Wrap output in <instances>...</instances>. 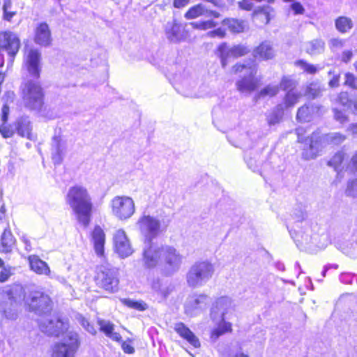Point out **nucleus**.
<instances>
[{"label":"nucleus","mask_w":357,"mask_h":357,"mask_svg":"<svg viewBox=\"0 0 357 357\" xmlns=\"http://www.w3.org/2000/svg\"><path fill=\"white\" fill-rule=\"evenodd\" d=\"M344 84L349 87L356 89H357V78L356 77L351 73H347L344 75Z\"/></svg>","instance_id":"obj_53"},{"label":"nucleus","mask_w":357,"mask_h":357,"mask_svg":"<svg viewBox=\"0 0 357 357\" xmlns=\"http://www.w3.org/2000/svg\"><path fill=\"white\" fill-rule=\"evenodd\" d=\"M114 243L115 250L121 257L125 258L132 254L133 249L123 230L116 231L114 236Z\"/></svg>","instance_id":"obj_20"},{"label":"nucleus","mask_w":357,"mask_h":357,"mask_svg":"<svg viewBox=\"0 0 357 357\" xmlns=\"http://www.w3.org/2000/svg\"><path fill=\"white\" fill-rule=\"evenodd\" d=\"M0 268H1L0 271V282H5L14 274L15 268L9 265H5L4 263Z\"/></svg>","instance_id":"obj_48"},{"label":"nucleus","mask_w":357,"mask_h":357,"mask_svg":"<svg viewBox=\"0 0 357 357\" xmlns=\"http://www.w3.org/2000/svg\"><path fill=\"white\" fill-rule=\"evenodd\" d=\"M15 128L17 134L23 137L29 139H32V125L27 116H22L19 117L15 121Z\"/></svg>","instance_id":"obj_27"},{"label":"nucleus","mask_w":357,"mask_h":357,"mask_svg":"<svg viewBox=\"0 0 357 357\" xmlns=\"http://www.w3.org/2000/svg\"><path fill=\"white\" fill-rule=\"evenodd\" d=\"M304 129L298 128L296 130L298 136V142L304 144L302 156L305 160L314 158L321 151L324 140V135L321 136L319 132H313L310 137H304Z\"/></svg>","instance_id":"obj_7"},{"label":"nucleus","mask_w":357,"mask_h":357,"mask_svg":"<svg viewBox=\"0 0 357 357\" xmlns=\"http://www.w3.org/2000/svg\"><path fill=\"white\" fill-rule=\"evenodd\" d=\"M279 90V86L268 84L257 93L255 95L253 100L257 102L261 98H264L267 96L273 97L278 93Z\"/></svg>","instance_id":"obj_39"},{"label":"nucleus","mask_w":357,"mask_h":357,"mask_svg":"<svg viewBox=\"0 0 357 357\" xmlns=\"http://www.w3.org/2000/svg\"><path fill=\"white\" fill-rule=\"evenodd\" d=\"M301 94L294 90H289L287 92L284 98V102L282 103L285 109L293 107L298 102Z\"/></svg>","instance_id":"obj_42"},{"label":"nucleus","mask_w":357,"mask_h":357,"mask_svg":"<svg viewBox=\"0 0 357 357\" xmlns=\"http://www.w3.org/2000/svg\"><path fill=\"white\" fill-rule=\"evenodd\" d=\"M29 261L31 269L37 274L49 275L50 269L47 264L40 259L36 255H31L29 257Z\"/></svg>","instance_id":"obj_33"},{"label":"nucleus","mask_w":357,"mask_h":357,"mask_svg":"<svg viewBox=\"0 0 357 357\" xmlns=\"http://www.w3.org/2000/svg\"><path fill=\"white\" fill-rule=\"evenodd\" d=\"M354 275L351 273H342L340 275V280L344 284H351Z\"/></svg>","instance_id":"obj_63"},{"label":"nucleus","mask_w":357,"mask_h":357,"mask_svg":"<svg viewBox=\"0 0 357 357\" xmlns=\"http://www.w3.org/2000/svg\"><path fill=\"white\" fill-rule=\"evenodd\" d=\"M346 40L340 38H332L328 40V47L331 52H335L343 48L345 45Z\"/></svg>","instance_id":"obj_46"},{"label":"nucleus","mask_w":357,"mask_h":357,"mask_svg":"<svg viewBox=\"0 0 357 357\" xmlns=\"http://www.w3.org/2000/svg\"><path fill=\"white\" fill-rule=\"evenodd\" d=\"M353 57V52L351 50H344L341 55V61L344 63H349Z\"/></svg>","instance_id":"obj_61"},{"label":"nucleus","mask_w":357,"mask_h":357,"mask_svg":"<svg viewBox=\"0 0 357 357\" xmlns=\"http://www.w3.org/2000/svg\"><path fill=\"white\" fill-rule=\"evenodd\" d=\"M296 63L309 74H315L318 71V68L316 66L308 63L303 60H299L296 61Z\"/></svg>","instance_id":"obj_51"},{"label":"nucleus","mask_w":357,"mask_h":357,"mask_svg":"<svg viewBox=\"0 0 357 357\" xmlns=\"http://www.w3.org/2000/svg\"><path fill=\"white\" fill-rule=\"evenodd\" d=\"M174 328L181 337L185 339L194 347L198 348L200 347L199 339L184 324L178 323L175 325Z\"/></svg>","instance_id":"obj_30"},{"label":"nucleus","mask_w":357,"mask_h":357,"mask_svg":"<svg viewBox=\"0 0 357 357\" xmlns=\"http://www.w3.org/2000/svg\"><path fill=\"white\" fill-rule=\"evenodd\" d=\"M346 139V136L340 132H331L324 135V140L327 144L338 145Z\"/></svg>","instance_id":"obj_43"},{"label":"nucleus","mask_w":357,"mask_h":357,"mask_svg":"<svg viewBox=\"0 0 357 357\" xmlns=\"http://www.w3.org/2000/svg\"><path fill=\"white\" fill-rule=\"evenodd\" d=\"M354 24L351 18L340 16L335 20V26L341 33H346L353 28Z\"/></svg>","instance_id":"obj_38"},{"label":"nucleus","mask_w":357,"mask_h":357,"mask_svg":"<svg viewBox=\"0 0 357 357\" xmlns=\"http://www.w3.org/2000/svg\"><path fill=\"white\" fill-rule=\"evenodd\" d=\"M206 36L209 38H223L225 36V31L222 28H218L215 30L208 31Z\"/></svg>","instance_id":"obj_57"},{"label":"nucleus","mask_w":357,"mask_h":357,"mask_svg":"<svg viewBox=\"0 0 357 357\" xmlns=\"http://www.w3.org/2000/svg\"><path fill=\"white\" fill-rule=\"evenodd\" d=\"M92 241L96 253L98 256L104 254L105 234L100 226H96L92 232Z\"/></svg>","instance_id":"obj_28"},{"label":"nucleus","mask_w":357,"mask_h":357,"mask_svg":"<svg viewBox=\"0 0 357 357\" xmlns=\"http://www.w3.org/2000/svg\"><path fill=\"white\" fill-rule=\"evenodd\" d=\"M337 102L344 107L351 109L354 102L349 98V94L347 92H342L337 97Z\"/></svg>","instance_id":"obj_52"},{"label":"nucleus","mask_w":357,"mask_h":357,"mask_svg":"<svg viewBox=\"0 0 357 357\" xmlns=\"http://www.w3.org/2000/svg\"><path fill=\"white\" fill-rule=\"evenodd\" d=\"M210 298L204 294L190 295L184 304L185 313L190 317L197 316L206 310Z\"/></svg>","instance_id":"obj_14"},{"label":"nucleus","mask_w":357,"mask_h":357,"mask_svg":"<svg viewBox=\"0 0 357 357\" xmlns=\"http://www.w3.org/2000/svg\"><path fill=\"white\" fill-rule=\"evenodd\" d=\"M67 204L75 215L79 224L89 226L92 216V198L87 189L82 185L70 187L66 197Z\"/></svg>","instance_id":"obj_1"},{"label":"nucleus","mask_w":357,"mask_h":357,"mask_svg":"<svg viewBox=\"0 0 357 357\" xmlns=\"http://www.w3.org/2000/svg\"><path fill=\"white\" fill-rule=\"evenodd\" d=\"M238 4L240 8L246 10H250L253 7L252 0H242Z\"/></svg>","instance_id":"obj_62"},{"label":"nucleus","mask_w":357,"mask_h":357,"mask_svg":"<svg viewBox=\"0 0 357 357\" xmlns=\"http://www.w3.org/2000/svg\"><path fill=\"white\" fill-rule=\"evenodd\" d=\"M284 105L280 103L266 114V120L269 126L280 123L284 116Z\"/></svg>","instance_id":"obj_31"},{"label":"nucleus","mask_w":357,"mask_h":357,"mask_svg":"<svg viewBox=\"0 0 357 357\" xmlns=\"http://www.w3.org/2000/svg\"><path fill=\"white\" fill-rule=\"evenodd\" d=\"M112 213L121 220L130 218L135 211L133 199L128 196H116L110 203Z\"/></svg>","instance_id":"obj_11"},{"label":"nucleus","mask_w":357,"mask_h":357,"mask_svg":"<svg viewBox=\"0 0 357 357\" xmlns=\"http://www.w3.org/2000/svg\"><path fill=\"white\" fill-rule=\"evenodd\" d=\"M95 280L98 287L109 293H114L119 290L118 269L109 264L98 267Z\"/></svg>","instance_id":"obj_8"},{"label":"nucleus","mask_w":357,"mask_h":357,"mask_svg":"<svg viewBox=\"0 0 357 357\" xmlns=\"http://www.w3.org/2000/svg\"><path fill=\"white\" fill-rule=\"evenodd\" d=\"M20 47V40L15 33L11 31L0 33V52H6L8 53L10 57L8 65H12Z\"/></svg>","instance_id":"obj_15"},{"label":"nucleus","mask_w":357,"mask_h":357,"mask_svg":"<svg viewBox=\"0 0 357 357\" xmlns=\"http://www.w3.org/2000/svg\"><path fill=\"white\" fill-rule=\"evenodd\" d=\"M98 324L100 326V330L105 333V335L114 341L120 342L121 336L119 333L114 332V325L109 321L104 319H98Z\"/></svg>","instance_id":"obj_36"},{"label":"nucleus","mask_w":357,"mask_h":357,"mask_svg":"<svg viewBox=\"0 0 357 357\" xmlns=\"http://www.w3.org/2000/svg\"><path fill=\"white\" fill-rule=\"evenodd\" d=\"M24 299V290L20 285L0 291V312L6 318L15 319L17 317V307Z\"/></svg>","instance_id":"obj_3"},{"label":"nucleus","mask_w":357,"mask_h":357,"mask_svg":"<svg viewBox=\"0 0 357 357\" xmlns=\"http://www.w3.org/2000/svg\"><path fill=\"white\" fill-rule=\"evenodd\" d=\"M345 194L348 197H357V177L348 181Z\"/></svg>","instance_id":"obj_49"},{"label":"nucleus","mask_w":357,"mask_h":357,"mask_svg":"<svg viewBox=\"0 0 357 357\" xmlns=\"http://www.w3.org/2000/svg\"><path fill=\"white\" fill-rule=\"evenodd\" d=\"M248 52L246 47L242 45L229 47L227 43L220 44L216 50L217 56L220 59L222 68H225L231 58H237L245 55Z\"/></svg>","instance_id":"obj_17"},{"label":"nucleus","mask_w":357,"mask_h":357,"mask_svg":"<svg viewBox=\"0 0 357 357\" xmlns=\"http://www.w3.org/2000/svg\"><path fill=\"white\" fill-rule=\"evenodd\" d=\"M52 33L46 22L39 23L34 31V42L43 47H49L52 44Z\"/></svg>","instance_id":"obj_23"},{"label":"nucleus","mask_w":357,"mask_h":357,"mask_svg":"<svg viewBox=\"0 0 357 357\" xmlns=\"http://www.w3.org/2000/svg\"><path fill=\"white\" fill-rule=\"evenodd\" d=\"M79 345L78 334L69 331L60 342L55 344L52 357H75Z\"/></svg>","instance_id":"obj_9"},{"label":"nucleus","mask_w":357,"mask_h":357,"mask_svg":"<svg viewBox=\"0 0 357 357\" xmlns=\"http://www.w3.org/2000/svg\"><path fill=\"white\" fill-rule=\"evenodd\" d=\"M222 24L227 26L230 31L236 33L243 32L246 27L245 21L236 19H225Z\"/></svg>","instance_id":"obj_40"},{"label":"nucleus","mask_w":357,"mask_h":357,"mask_svg":"<svg viewBox=\"0 0 357 357\" xmlns=\"http://www.w3.org/2000/svg\"><path fill=\"white\" fill-rule=\"evenodd\" d=\"M326 47L325 41L320 38H314L305 43L306 53L311 56L321 54L324 52Z\"/></svg>","instance_id":"obj_32"},{"label":"nucleus","mask_w":357,"mask_h":357,"mask_svg":"<svg viewBox=\"0 0 357 357\" xmlns=\"http://www.w3.org/2000/svg\"><path fill=\"white\" fill-rule=\"evenodd\" d=\"M245 161L247 162L248 167L250 169H252L253 172L259 171V165L255 158H245Z\"/></svg>","instance_id":"obj_59"},{"label":"nucleus","mask_w":357,"mask_h":357,"mask_svg":"<svg viewBox=\"0 0 357 357\" xmlns=\"http://www.w3.org/2000/svg\"><path fill=\"white\" fill-rule=\"evenodd\" d=\"M217 323H220L218 328L213 329L211 332V338L213 341H216L220 336L225 334L227 332L231 331V325L230 323L227 322L225 321H216Z\"/></svg>","instance_id":"obj_41"},{"label":"nucleus","mask_w":357,"mask_h":357,"mask_svg":"<svg viewBox=\"0 0 357 357\" xmlns=\"http://www.w3.org/2000/svg\"><path fill=\"white\" fill-rule=\"evenodd\" d=\"M164 30L167 39L172 43H178L185 38L182 25L175 18L165 24Z\"/></svg>","instance_id":"obj_21"},{"label":"nucleus","mask_w":357,"mask_h":357,"mask_svg":"<svg viewBox=\"0 0 357 357\" xmlns=\"http://www.w3.org/2000/svg\"><path fill=\"white\" fill-rule=\"evenodd\" d=\"M273 9L269 6H264L257 8L253 13L254 17L261 20L264 24H268L273 16Z\"/></svg>","instance_id":"obj_37"},{"label":"nucleus","mask_w":357,"mask_h":357,"mask_svg":"<svg viewBox=\"0 0 357 357\" xmlns=\"http://www.w3.org/2000/svg\"><path fill=\"white\" fill-rule=\"evenodd\" d=\"M255 58L264 60L271 59L274 56V50L271 44L268 41L261 43L254 51Z\"/></svg>","instance_id":"obj_35"},{"label":"nucleus","mask_w":357,"mask_h":357,"mask_svg":"<svg viewBox=\"0 0 357 357\" xmlns=\"http://www.w3.org/2000/svg\"><path fill=\"white\" fill-rule=\"evenodd\" d=\"M22 100L25 108L40 112L44 105L45 93L37 81L29 80L21 86Z\"/></svg>","instance_id":"obj_4"},{"label":"nucleus","mask_w":357,"mask_h":357,"mask_svg":"<svg viewBox=\"0 0 357 357\" xmlns=\"http://www.w3.org/2000/svg\"><path fill=\"white\" fill-rule=\"evenodd\" d=\"M67 143L61 136H54L51 144L52 159L55 165H60L66 153Z\"/></svg>","instance_id":"obj_22"},{"label":"nucleus","mask_w":357,"mask_h":357,"mask_svg":"<svg viewBox=\"0 0 357 357\" xmlns=\"http://www.w3.org/2000/svg\"><path fill=\"white\" fill-rule=\"evenodd\" d=\"M185 17L187 20L195 19L200 16H205L206 17L218 18L220 17V13L208 9L206 6L202 3H199L191 7L185 13Z\"/></svg>","instance_id":"obj_24"},{"label":"nucleus","mask_w":357,"mask_h":357,"mask_svg":"<svg viewBox=\"0 0 357 357\" xmlns=\"http://www.w3.org/2000/svg\"><path fill=\"white\" fill-rule=\"evenodd\" d=\"M123 351L128 354H132L135 352V348L128 342H123L121 344Z\"/></svg>","instance_id":"obj_64"},{"label":"nucleus","mask_w":357,"mask_h":357,"mask_svg":"<svg viewBox=\"0 0 357 357\" xmlns=\"http://www.w3.org/2000/svg\"><path fill=\"white\" fill-rule=\"evenodd\" d=\"M121 302L126 306L139 311H144L148 308V305L142 301H137L130 298H123Z\"/></svg>","instance_id":"obj_45"},{"label":"nucleus","mask_w":357,"mask_h":357,"mask_svg":"<svg viewBox=\"0 0 357 357\" xmlns=\"http://www.w3.org/2000/svg\"><path fill=\"white\" fill-rule=\"evenodd\" d=\"M40 52L36 49H31L26 56L27 70L30 75L34 78H38L40 76Z\"/></svg>","instance_id":"obj_25"},{"label":"nucleus","mask_w":357,"mask_h":357,"mask_svg":"<svg viewBox=\"0 0 357 357\" xmlns=\"http://www.w3.org/2000/svg\"><path fill=\"white\" fill-rule=\"evenodd\" d=\"M213 265L208 260L194 263L186 274V281L189 287L197 288L209 281L214 273Z\"/></svg>","instance_id":"obj_5"},{"label":"nucleus","mask_w":357,"mask_h":357,"mask_svg":"<svg viewBox=\"0 0 357 357\" xmlns=\"http://www.w3.org/2000/svg\"><path fill=\"white\" fill-rule=\"evenodd\" d=\"M291 218L294 225L289 230L291 238L296 243L307 245L312 240L311 226L307 221V213L306 208L301 204L295 206L292 211Z\"/></svg>","instance_id":"obj_2"},{"label":"nucleus","mask_w":357,"mask_h":357,"mask_svg":"<svg viewBox=\"0 0 357 357\" xmlns=\"http://www.w3.org/2000/svg\"><path fill=\"white\" fill-rule=\"evenodd\" d=\"M161 261L164 263L165 271L167 275H172L181 267L183 257L173 246H160Z\"/></svg>","instance_id":"obj_13"},{"label":"nucleus","mask_w":357,"mask_h":357,"mask_svg":"<svg viewBox=\"0 0 357 357\" xmlns=\"http://www.w3.org/2000/svg\"><path fill=\"white\" fill-rule=\"evenodd\" d=\"M291 8L294 11V15H301L305 12V8L299 2H294L291 5Z\"/></svg>","instance_id":"obj_58"},{"label":"nucleus","mask_w":357,"mask_h":357,"mask_svg":"<svg viewBox=\"0 0 357 357\" xmlns=\"http://www.w3.org/2000/svg\"><path fill=\"white\" fill-rule=\"evenodd\" d=\"M233 300L228 296H221L213 303L211 309V318L214 321H225L227 315L234 310Z\"/></svg>","instance_id":"obj_16"},{"label":"nucleus","mask_w":357,"mask_h":357,"mask_svg":"<svg viewBox=\"0 0 357 357\" xmlns=\"http://www.w3.org/2000/svg\"><path fill=\"white\" fill-rule=\"evenodd\" d=\"M294 86V82L287 77H284L280 84V87L284 91L293 90Z\"/></svg>","instance_id":"obj_54"},{"label":"nucleus","mask_w":357,"mask_h":357,"mask_svg":"<svg viewBox=\"0 0 357 357\" xmlns=\"http://www.w3.org/2000/svg\"><path fill=\"white\" fill-rule=\"evenodd\" d=\"M160 246L153 242H144L142 253V264L145 268L151 269L161 261Z\"/></svg>","instance_id":"obj_18"},{"label":"nucleus","mask_w":357,"mask_h":357,"mask_svg":"<svg viewBox=\"0 0 357 357\" xmlns=\"http://www.w3.org/2000/svg\"><path fill=\"white\" fill-rule=\"evenodd\" d=\"M0 133L4 138H8L13 135L14 132L6 123H2V124L0 126Z\"/></svg>","instance_id":"obj_56"},{"label":"nucleus","mask_w":357,"mask_h":357,"mask_svg":"<svg viewBox=\"0 0 357 357\" xmlns=\"http://www.w3.org/2000/svg\"><path fill=\"white\" fill-rule=\"evenodd\" d=\"M77 320L78 323L89 333L92 335H95L96 333V330L94 326L82 315H77Z\"/></svg>","instance_id":"obj_50"},{"label":"nucleus","mask_w":357,"mask_h":357,"mask_svg":"<svg viewBox=\"0 0 357 357\" xmlns=\"http://www.w3.org/2000/svg\"><path fill=\"white\" fill-rule=\"evenodd\" d=\"M344 159V153L342 151L336 153L328 161V165L333 167L336 171L340 170V167Z\"/></svg>","instance_id":"obj_47"},{"label":"nucleus","mask_w":357,"mask_h":357,"mask_svg":"<svg viewBox=\"0 0 357 357\" xmlns=\"http://www.w3.org/2000/svg\"><path fill=\"white\" fill-rule=\"evenodd\" d=\"M324 86L319 82L310 83L306 89V95L312 98H315L321 95Z\"/></svg>","instance_id":"obj_44"},{"label":"nucleus","mask_w":357,"mask_h":357,"mask_svg":"<svg viewBox=\"0 0 357 357\" xmlns=\"http://www.w3.org/2000/svg\"><path fill=\"white\" fill-rule=\"evenodd\" d=\"M137 225L144 237V242H152L161 232V222L159 219L144 214L137 220Z\"/></svg>","instance_id":"obj_12"},{"label":"nucleus","mask_w":357,"mask_h":357,"mask_svg":"<svg viewBox=\"0 0 357 357\" xmlns=\"http://www.w3.org/2000/svg\"><path fill=\"white\" fill-rule=\"evenodd\" d=\"M322 107L317 105H305L298 108L296 119L300 121H310L319 116Z\"/></svg>","instance_id":"obj_26"},{"label":"nucleus","mask_w":357,"mask_h":357,"mask_svg":"<svg viewBox=\"0 0 357 357\" xmlns=\"http://www.w3.org/2000/svg\"><path fill=\"white\" fill-rule=\"evenodd\" d=\"M9 113H10V108H9L8 105L7 104H4L1 109L2 123H6L8 119Z\"/></svg>","instance_id":"obj_60"},{"label":"nucleus","mask_w":357,"mask_h":357,"mask_svg":"<svg viewBox=\"0 0 357 357\" xmlns=\"http://www.w3.org/2000/svg\"><path fill=\"white\" fill-rule=\"evenodd\" d=\"M39 327L43 333L54 336H59L66 328L65 323L58 317L45 318L40 320Z\"/></svg>","instance_id":"obj_19"},{"label":"nucleus","mask_w":357,"mask_h":357,"mask_svg":"<svg viewBox=\"0 0 357 357\" xmlns=\"http://www.w3.org/2000/svg\"><path fill=\"white\" fill-rule=\"evenodd\" d=\"M25 303L29 306V310L38 315L50 313L52 308V302L50 297L43 291L37 289L31 291Z\"/></svg>","instance_id":"obj_10"},{"label":"nucleus","mask_w":357,"mask_h":357,"mask_svg":"<svg viewBox=\"0 0 357 357\" xmlns=\"http://www.w3.org/2000/svg\"><path fill=\"white\" fill-rule=\"evenodd\" d=\"M235 73H243V77L236 82L238 91L243 93H250L255 91L259 83V79L256 77L257 67L253 63L236 64L233 66Z\"/></svg>","instance_id":"obj_6"},{"label":"nucleus","mask_w":357,"mask_h":357,"mask_svg":"<svg viewBox=\"0 0 357 357\" xmlns=\"http://www.w3.org/2000/svg\"><path fill=\"white\" fill-rule=\"evenodd\" d=\"M334 117L336 121L341 123H346L348 121L347 116L345 113L337 108L333 109Z\"/></svg>","instance_id":"obj_55"},{"label":"nucleus","mask_w":357,"mask_h":357,"mask_svg":"<svg viewBox=\"0 0 357 357\" xmlns=\"http://www.w3.org/2000/svg\"><path fill=\"white\" fill-rule=\"evenodd\" d=\"M151 289L157 294L159 301H162L172 292L174 287L170 284L162 283L159 279H156L153 280Z\"/></svg>","instance_id":"obj_29"},{"label":"nucleus","mask_w":357,"mask_h":357,"mask_svg":"<svg viewBox=\"0 0 357 357\" xmlns=\"http://www.w3.org/2000/svg\"><path fill=\"white\" fill-rule=\"evenodd\" d=\"M15 243V238L10 229H5L0 239V252L5 253L10 252Z\"/></svg>","instance_id":"obj_34"}]
</instances>
